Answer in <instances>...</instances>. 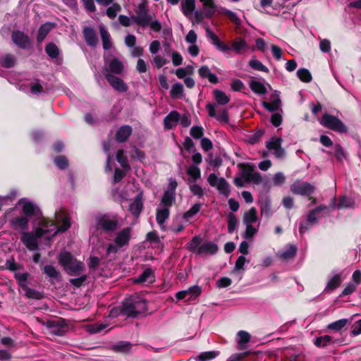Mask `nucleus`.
<instances>
[{
    "label": "nucleus",
    "instance_id": "46",
    "mask_svg": "<svg viewBox=\"0 0 361 361\" xmlns=\"http://www.w3.org/2000/svg\"><path fill=\"white\" fill-rule=\"evenodd\" d=\"M170 212L169 208L157 209L156 214V221L159 226H161L169 217Z\"/></svg>",
    "mask_w": 361,
    "mask_h": 361
},
{
    "label": "nucleus",
    "instance_id": "28",
    "mask_svg": "<svg viewBox=\"0 0 361 361\" xmlns=\"http://www.w3.org/2000/svg\"><path fill=\"white\" fill-rule=\"evenodd\" d=\"M132 343L129 341H121L114 344L112 349L116 353H128L132 348Z\"/></svg>",
    "mask_w": 361,
    "mask_h": 361
},
{
    "label": "nucleus",
    "instance_id": "10",
    "mask_svg": "<svg viewBox=\"0 0 361 361\" xmlns=\"http://www.w3.org/2000/svg\"><path fill=\"white\" fill-rule=\"evenodd\" d=\"M104 76L109 85L116 91L120 92L128 91V87L121 78L109 73H104Z\"/></svg>",
    "mask_w": 361,
    "mask_h": 361
},
{
    "label": "nucleus",
    "instance_id": "19",
    "mask_svg": "<svg viewBox=\"0 0 361 361\" xmlns=\"http://www.w3.org/2000/svg\"><path fill=\"white\" fill-rule=\"evenodd\" d=\"M11 225L16 231H25L29 228V219L25 216H18L10 221Z\"/></svg>",
    "mask_w": 361,
    "mask_h": 361
},
{
    "label": "nucleus",
    "instance_id": "17",
    "mask_svg": "<svg viewBox=\"0 0 361 361\" xmlns=\"http://www.w3.org/2000/svg\"><path fill=\"white\" fill-rule=\"evenodd\" d=\"M82 35L85 42L90 47H95L98 43L96 30L91 27L85 26L82 30Z\"/></svg>",
    "mask_w": 361,
    "mask_h": 361
},
{
    "label": "nucleus",
    "instance_id": "63",
    "mask_svg": "<svg viewBox=\"0 0 361 361\" xmlns=\"http://www.w3.org/2000/svg\"><path fill=\"white\" fill-rule=\"evenodd\" d=\"M190 134L194 139H200L204 135V128L201 126H192L190 129Z\"/></svg>",
    "mask_w": 361,
    "mask_h": 361
},
{
    "label": "nucleus",
    "instance_id": "34",
    "mask_svg": "<svg viewBox=\"0 0 361 361\" xmlns=\"http://www.w3.org/2000/svg\"><path fill=\"white\" fill-rule=\"evenodd\" d=\"M1 269H8L11 271H15L17 270H23L24 266L22 264H18L15 262L13 256L6 261L5 265L1 267Z\"/></svg>",
    "mask_w": 361,
    "mask_h": 361
},
{
    "label": "nucleus",
    "instance_id": "16",
    "mask_svg": "<svg viewBox=\"0 0 361 361\" xmlns=\"http://www.w3.org/2000/svg\"><path fill=\"white\" fill-rule=\"evenodd\" d=\"M143 209L142 192H139L129 205V211L134 217H139Z\"/></svg>",
    "mask_w": 361,
    "mask_h": 361
},
{
    "label": "nucleus",
    "instance_id": "21",
    "mask_svg": "<svg viewBox=\"0 0 361 361\" xmlns=\"http://www.w3.org/2000/svg\"><path fill=\"white\" fill-rule=\"evenodd\" d=\"M22 213L27 218L38 216L41 214L39 208L32 202H25L22 207Z\"/></svg>",
    "mask_w": 361,
    "mask_h": 361
},
{
    "label": "nucleus",
    "instance_id": "54",
    "mask_svg": "<svg viewBox=\"0 0 361 361\" xmlns=\"http://www.w3.org/2000/svg\"><path fill=\"white\" fill-rule=\"evenodd\" d=\"M227 223H228V232L229 233H233L236 228L238 219L235 215L231 212L228 214L227 217Z\"/></svg>",
    "mask_w": 361,
    "mask_h": 361
},
{
    "label": "nucleus",
    "instance_id": "32",
    "mask_svg": "<svg viewBox=\"0 0 361 361\" xmlns=\"http://www.w3.org/2000/svg\"><path fill=\"white\" fill-rule=\"evenodd\" d=\"M137 317L147 310V301L139 297H133Z\"/></svg>",
    "mask_w": 361,
    "mask_h": 361
},
{
    "label": "nucleus",
    "instance_id": "15",
    "mask_svg": "<svg viewBox=\"0 0 361 361\" xmlns=\"http://www.w3.org/2000/svg\"><path fill=\"white\" fill-rule=\"evenodd\" d=\"M124 69V65L121 61L117 58H114L109 61V66L104 68L103 70L104 73H109L113 75H120L123 73Z\"/></svg>",
    "mask_w": 361,
    "mask_h": 361
},
{
    "label": "nucleus",
    "instance_id": "37",
    "mask_svg": "<svg viewBox=\"0 0 361 361\" xmlns=\"http://www.w3.org/2000/svg\"><path fill=\"white\" fill-rule=\"evenodd\" d=\"M214 97L216 103L219 105H226L230 102V98L226 93L219 90H214L213 91Z\"/></svg>",
    "mask_w": 361,
    "mask_h": 361
},
{
    "label": "nucleus",
    "instance_id": "33",
    "mask_svg": "<svg viewBox=\"0 0 361 361\" xmlns=\"http://www.w3.org/2000/svg\"><path fill=\"white\" fill-rule=\"evenodd\" d=\"M326 209V207L325 205H319L315 209L311 210L307 216V223L310 225L318 223V219L316 215Z\"/></svg>",
    "mask_w": 361,
    "mask_h": 361
},
{
    "label": "nucleus",
    "instance_id": "18",
    "mask_svg": "<svg viewBox=\"0 0 361 361\" xmlns=\"http://www.w3.org/2000/svg\"><path fill=\"white\" fill-rule=\"evenodd\" d=\"M21 241L30 250H37L39 248L37 239L31 232H23Z\"/></svg>",
    "mask_w": 361,
    "mask_h": 361
},
{
    "label": "nucleus",
    "instance_id": "25",
    "mask_svg": "<svg viewBox=\"0 0 361 361\" xmlns=\"http://www.w3.org/2000/svg\"><path fill=\"white\" fill-rule=\"evenodd\" d=\"M202 3L204 16L207 18L211 19L216 11V6L215 5L214 0H200Z\"/></svg>",
    "mask_w": 361,
    "mask_h": 361
},
{
    "label": "nucleus",
    "instance_id": "58",
    "mask_svg": "<svg viewBox=\"0 0 361 361\" xmlns=\"http://www.w3.org/2000/svg\"><path fill=\"white\" fill-rule=\"evenodd\" d=\"M249 65L251 68H252L255 70L259 71L264 73H269V68L262 64L261 61L257 59H251L249 61Z\"/></svg>",
    "mask_w": 361,
    "mask_h": 361
},
{
    "label": "nucleus",
    "instance_id": "55",
    "mask_svg": "<svg viewBox=\"0 0 361 361\" xmlns=\"http://www.w3.org/2000/svg\"><path fill=\"white\" fill-rule=\"evenodd\" d=\"M187 173L192 179L193 181H196L200 178L201 171L200 169L195 165H192L187 169Z\"/></svg>",
    "mask_w": 361,
    "mask_h": 361
},
{
    "label": "nucleus",
    "instance_id": "49",
    "mask_svg": "<svg viewBox=\"0 0 361 361\" xmlns=\"http://www.w3.org/2000/svg\"><path fill=\"white\" fill-rule=\"evenodd\" d=\"M175 195L176 192H171L170 190H166L161 197V204L166 207H171L175 201Z\"/></svg>",
    "mask_w": 361,
    "mask_h": 361
},
{
    "label": "nucleus",
    "instance_id": "14",
    "mask_svg": "<svg viewBox=\"0 0 361 361\" xmlns=\"http://www.w3.org/2000/svg\"><path fill=\"white\" fill-rule=\"evenodd\" d=\"M130 232L131 228L130 227L124 228L119 231L114 239L115 244H116L118 247L128 245L131 238Z\"/></svg>",
    "mask_w": 361,
    "mask_h": 361
},
{
    "label": "nucleus",
    "instance_id": "4",
    "mask_svg": "<svg viewBox=\"0 0 361 361\" xmlns=\"http://www.w3.org/2000/svg\"><path fill=\"white\" fill-rule=\"evenodd\" d=\"M238 168L242 171V176L246 182H253L259 184L262 181V176L258 171H255V166L251 163H239Z\"/></svg>",
    "mask_w": 361,
    "mask_h": 361
},
{
    "label": "nucleus",
    "instance_id": "26",
    "mask_svg": "<svg viewBox=\"0 0 361 361\" xmlns=\"http://www.w3.org/2000/svg\"><path fill=\"white\" fill-rule=\"evenodd\" d=\"M43 272L54 283V281H59L61 280L60 272L53 265H45L43 268Z\"/></svg>",
    "mask_w": 361,
    "mask_h": 361
},
{
    "label": "nucleus",
    "instance_id": "9",
    "mask_svg": "<svg viewBox=\"0 0 361 361\" xmlns=\"http://www.w3.org/2000/svg\"><path fill=\"white\" fill-rule=\"evenodd\" d=\"M205 109L209 117L216 118L220 123H228L229 122L228 111L226 108L223 109L219 114H217L216 104L208 103Z\"/></svg>",
    "mask_w": 361,
    "mask_h": 361
},
{
    "label": "nucleus",
    "instance_id": "20",
    "mask_svg": "<svg viewBox=\"0 0 361 361\" xmlns=\"http://www.w3.org/2000/svg\"><path fill=\"white\" fill-rule=\"evenodd\" d=\"M133 132L132 127L129 125L121 126L116 131L115 138L118 143L126 142L131 135Z\"/></svg>",
    "mask_w": 361,
    "mask_h": 361
},
{
    "label": "nucleus",
    "instance_id": "44",
    "mask_svg": "<svg viewBox=\"0 0 361 361\" xmlns=\"http://www.w3.org/2000/svg\"><path fill=\"white\" fill-rule=\"evenodd\" d=\"M281 104L280 97H276V99L271 100V102H262V106L270 112H274L277 111Z\"/></svg>",
    "mask_w": 361,
    "mask_h": 361
},
{
    "label": "nucleus",
    "instance_id": "23",
    "mask_svg": "<svg viewBox=\"0 0 361 361\" xmlns=\"http://www.w3.org/2000/svg\"><path fill=\"white\" fill-rule=\"evenodd\" d=\"M219 250L218 245L213 242H207L200 245L198 247L197 255H215Z\"/></svg>",
    "mask_w": 361,
    "mask_h": 361
},
{
    "label": "nucleus",
    "instance_id": "7",
    "mask_svg": "<svg viewBox=\"0 0 361 361\" xmlns=\"http://www.w3.org/2000/svg\"><path fill=\"white\" fill-rule=\"evenodd\" d=\"M11 39L15 44L23 49H30L32 45L28 35L20 30H13L11 33Z\"/></svg>",
    "mask_w": 361,
    "mask_h": 361
},
{
    "label": "nucleus",
    "instance_id": "24",
    "mask_svg": "<svg viewBox=\"0 0 361 361\" xmlns=\"http://www.w3.org/2000/svg\"><path fill=\"white\" fill-rule=\"evenodd\" d=\"M342 283L341 274H336L334 275L328 281L325 288V293H331L338 288Z\"/></svg>",
    "mask_w": 361,
    "mask_h": 361
},
{
    "label": "nucleus",
    "instance_id": "53",
    "mask_svg": "<svg viewBox=\"0 0 361 361\" xmlns=\"http://www.w3.org/2000/svg\"><path fill=\"white\" fill-rule=\"evenodd\" d=\"M348 322V319H341L329 324L327 328L335 331H339L344 328Z\"/></svg>",
    "mask_w": 361,
    "mask_h": 361
},
{
    "label": "nucleus",
    "instance_id": "12",
    "mask_svg": "<svg viewBox=\"0 0 361 361\" xmlns=\"http://www.w3.org/2000/svg\"><path fill=\"white\" fill-rule=\"evenodd\" d=\"M97 228H101L105 232L114 231L118 225L117 220L107 219L106 215H103L97 219Z\"/></svg>",
    "mask_w": 361,
    "mask_h": 361
},
{
    "label": "nucleus",
    "instance_id": "52",
    "mask_svg": "<svg viewBox=\"0 0 361 361\" xmlns=\"http://www.w3.org/2000/svg\"><path fill=\"white\" fill-rule=\"evenodd\" d=\"M25 291V295L30 299L40 300L43 298V295L38 290L26 286L23 289Z\"/></svg>",
    "mask_w": 361,
    "mask_h": 361
},
{
    "label": "nucleus",
    "instance_id": "62",
    "mask_svg": "<svg viewBox=\"0 0 361 361\" xmlns=\"http://www.w3.org/2000/svg\"><path fill=\"white\" fill-rule=\"evenodd\" d=\"M282 139L281 137H273L270 141L267 142L266 144V147L268 149L274 151L276 149H279L281 147Z\"/></svg>",
    "mask_w": 361,
    "mask_h": 361
},
{
    "label": "nucleus",
    "instance_id": "31",
    "mask_svg": "<svg viewBox=\"0 0 361 361\" xmlns=\"http://www.w3.org/2000/svg\"><path fill=\"white\" fill-rule=\"evenodd\" d=\"M150 277L153 278V279L149 281L152 283L154 278L153 270L151 268H147L141 274L134 279V283H142L147 282Z\"/></svg>",
    "mask_w": 361,
    "mask_h": 361
},
{
    "label": "nucleus",
    "instance_id": "5",
    "mask_svg": "<svg viewBox=\"0 0 361 361\" xmlns=\"http://www.w3.org/2000/svg\"><path fill=\"white\" fill-rule=\"evenodd\" d=\"M44 326L49 329L51 334L63 336L68 331V324L67 321L63 318L56 319H48L44 323Z\"/></svg>",
    "mask_w": 361,
    "mask_h": 361
},
{
    "label": "nucleus",
    "instance_id": "60",
    "mask_svg": "<svg viewBox=\"0 0 361 361\" xmlns=\"http://www.w3.org/2000/svg\"><path fill=\"white\" fill-rule=\"evenodd\" d=\"M222 13L228 17L229 20L235 25H240V20L237 16L236 13L233 11H231L228 9L224 8L222 11Z\"/></svg>",
    "mask_w": 361,
    "mask_h": 361
},
{
    "label": "nucleus",
    "instance_id": "47",
    "mask_svg": "<svg viewBox=\"0 0 361 361\" xmlns=\"http://www.w3.org/2000/svg\"><path fill=\"white\" fill-rule=\"evenodd\" d=\"M185 290L187 291L188 295L186 301L193 300L199 297L202 293V288L197 285L192 286Z\"/></svg>",
    "mask_w": 361,
    "mask_h": 361
},
{
    "label": "nucleus",
    "instance_id": "38",
    "mask_svg": "<svg viewBox=\"0 0 361 361\" xmlns=\"http://www.w3.org/2000/svg\"><path fill=\"white\" fill-rule=\"evenodd\" d=\"M257 220V209L255 207L250 208L243 216V223L245 225L252 224Z\"/></svg>",
    "mask_w": 361,
    "mask_h": 361
},
{
    "label": "nucleus",
    "instance_id": "3",
    "mask_svg": "<svg viewBox=\"0 0 361 361\" xmlns=\"http://www.w3.org/2000/svg\"><path fill=\"white\" fill-rule=\"evenodd\" d=\"M320 124L324 127L340 133L348 132V128L341 120L335 116L325 113L320 121Z\"/></svg>",
    "mask_w": 361,
    "mask_h": 361
},
{
    "label": "nucleus",
    "instance_id": "39",
    "mask_svg": "<svg viewBox=\"0 0 361 361\" xmlns=\"http://www.w3.org/2000/svg\"><path fill=\"white\" fill-rule=\"evenodd\" d=\"M184 87L180 82L175 83L170 90V97L172 99H181L183 96Z\"/></svg>",
    "mask_w": 361,
    "mask_h": 361
},
{
    "label": "nucleus",
    "instance_id": "43",
    "mask_svg": "<svg viewBox=\"0 0 361 361\" xmlns=\"http://www.w3.org/2000/svg\"><path fill=\"white\" fill-rule=\"evenodd\" d=\"M296 252L297 247L293 245H290L286 250L280 252L279 256L280 259L287 261L293 259L296 255Z\"/></svg>",
    "mask_w": 361,
    "mask_h": 361
},
{
    "label": "nucleus",
    "instance_id": "51",
    "mask_svg": "<svg viewBox=\"0 0 361 361\" xmlns=\"http://www.w3.org/2000/svg\"><path fill=\"white\" fill-rule=\"evenodd\" d=\"M220 354L219 351L212 350L201 353L197 357V361H209Z\"/></svg>",
    "mask_w": 361,
    "mask_h": 361
},
{
    "label": "nucleus",
    "instance_id": "57",
    "mask_svg": "<svg viewBox=\"0 0 361 361\" xmlns=\"http://www.w3.org/2000/svg\"><path fill=\"white\" fill-rule=\"evenodd\" d=\"M16 58L12 54H8L5 55L1 61V66L6 68H11L16 64Z\"/></svg>",
    "mask_w": 361,
    "mask_h": 361
},
{
    "label": "nucleus",
    "instance_id": "2",
    "mask_svg": "<svg viewBox=\"0 0 361 361\" xmlns=\"http://www.w3.org/2000/svg\"><path fill=\"white\" fill-rule=\"evenodd\" d=\"M136 15L131 16L130 18L138 25L145 27L152 20V16L149 13L148 2L142 1L134 9Z\"/></svg>",
    "mask_w": 361,
    "mask_h": 361
},
{
    "label": "nucleus",
    "instance_id": "6",
    "mask_svg": "<svg viewBox=\"0 0 361 361\" xmlns=\"http://www.w3.org/2000/svg\"><path fill=\"white\" fill-rule=\"evenodd\" d=\"M207 181L212 187H216L220 194L228 197L231 193V187L228 182L224 178H218L215 173L209 174Z\"/></svg>",
    "mask_w": 361,
    "mask_h": 361
},
{
    "label": "nucleus",
    "instance_id": "56",
    "mask_svg": "<svg viewBox=\"0 0 361 361\" xmlns=\"http://www.w3.org/2000/svg\"><path fill=\"white\" fill-rule=\"evenodd\" d=\"M54 162L55 165L61 170L66 169L68 167V161L63 155L55 157Z\"/></svg>",
    "mask_w": 361,
    "mask_h": 361
},
{
    "label": "nucleus",
    "instance_id": "42",
    "mask_svg": "<svg viewBox=\"0 0 361 361\" xmlns=\"http://www.w3.org/2000/svg\"><path fill=\"white\" fill-rule=\"evenodd\" d=\"M30 276V275L28 272H14V278L16 280L19 287H20L22 289L27 286V280Z\"/></svg>",
    "mask_w": 361,
    "mask_h": 361
},
{
    "label": "nucleus",
    "instance_id": "13",
    "mask_svg": "<svg viewBox=\"0 0 361 361\" xmlns=\"http://www.w3.org/2000/svg\"><path fill=\"white\" fill-rule=\"evenodd\" d=\"M207 35L211 39L212 43L216 48L222 52H226L231 49V47L225 42L220 40L219 37L209 28H206Z\"/></svg>",
    "mask_w": 361,
    "mask_h": 361
},
{
    "label": "nucleus",
    "instance_id": "36",
    "mask_svg": "<svg viewBox=\"0 0 361 361\" xmlns=\"http://www.w3.org/2000/svg\"><path fill=\"white\" fill-rule=\"evenodd\" d=\"M195 9V0H184L181 3V11L185 16L192 14Z\"/></svg>",
    "mask_w": 361,
    "mask_h": 361
},
{
    "label": "nucleus",
    "instance_id": "40",
    "mask_svg": "<svg viewBox=\"0 0 361 361\" xmlns=\"http://www.w3.org/2000/svg\"><path fill=\"white\" fill-rule=\"evenodd\" d=\"M334 343L331 336L325 335L316 338L314 344L319 348H324L332 345Z\"/></svg>",
    "mask_w": 361,
    "mask_h": 361
},
{
    "label": "nucleus",
    "instance_id": "64",
    "mask_svg": "<svg viewBox=\"0 0 361 361\" xmlns=\"http://www.w3.org/2000/svg\"><path fill=\"white\" fill-rule=\"evenodd\" d=\"M264 134V130L262 129H258L254 132L253 134L250 135L248 138V142L251 145H255L257 143L261 137Z\"/></svg>",
    "mask_w": 361,
    "mask_h": 361
},
{
    "label": "nucleus",
    "instance_id": "30",
    "mask_svg": "<svg viewBox=\"0 0 361 361\" xmlns=\"http://www.w3.org/2000/svg\"><path fill=\"white\" fill-rule=\"evenodd\" d=\"M202 241L200 235H195L192 239L186 243L185 248L191 252H195L197 255L198 247Z\"/></svg>",
    "mask_w": 361,
    "mask_h": 361
},
{
    "label": "nucleus",
    "instance_id": "11",
    "mask_svg": "<svg viewBox=\"0 0 361 361\" xmlns=\"http://www.w3.org/2000/svg\"><path fill=\"white\" fill-rule=\"evenodd\" d=\"M121 312L123 315H125L130 318H136V311L134 305L133 296L125 298L121 307Z\"/></svg>",
    "mask_w": 361,
    "mask_h": 361
},
{
    "label": "nucleus",
    "instance_id": "27",
    "mask_svg": "<svg viewBox=\"0 0 361 361\" xmlns=\"http://www.w3.org/2000/svg\"><path fill=\"white\" fill-rule=\"evenodd\" d=\"M54 27V24L51 23H46L42 24L38 30L37 36V42H42Z\"/></svg>",
    "mask_w": 361,
    "mask_h": 361
},
{
    "label": "nucleus",
    "instance_id": "45",
    "mask_svg": "<svg viewBox=\"0 0 361 361\" xmlns=\"http://www.w3.org/2000/svg\"><path fill=\"white\" fill-rule=\"evenodd\" d=\"M125 151L123 149H118L116 152V161L120 164L124 170H130V166L128 163L127 157L124 155Z\"/></svg>",
    "mask_w": 361,
    "mask_h": 361
},
{
    "label": "nucleus",
    "instance_id": "48",
    "mask_svg": "<svg viewBox=\"0 0 361 361\" xmlns=\"http://www.w3.org/2000/svg\"><path fill=\"white\" fill-rule=\"evenodd\" d=\"M45 52L51 59H56L59 55V49L54 42H49L45 46Z\"/></svg>",
    "mask_w": 361,
    "mask_h": 361
},
{
    "label": "nucleus",
    "instance_id": "50",
    "mask_svg": "<svg viewBox=\"0 0 361 361\" xmlns=\"http://www.w3.org/2000/svg\"><path fill=\"white\" fill-rule=\"evenodd\" d=\"M298 78L303 82H310L312 80V74L307 68H302L297 71Z\"/></svg>",
    "mask_w": 361,
    "mask_h": 361
},
{
    "label": "nucleus",
    "instance_id": "61",
    "mask_svg": "<svg viewBox=\"0 0 361 361\" xmlns=\"http://www.w3.org/2000/svg\"><path fill=\"white\" fill-rule=\"evenodd\" d=\"M353 204L354 202L350 198L347 197L345 196H343L338 199L337 207L338 209L350 208L353 207Z\"/></svg>",
    "mask_w": 361,
    "mask_h": 361
},
{
    "label": "nucleus",
    "instance_id": "59",
    "mask_svg": "<svg viewBox=\"0 0 361 361\" xmlns=\"http://www.w3.org/2000/svg\"><path fill=\"white\" fill-rule=\"evenodd\" d=\"M121 10V6L118 3H114L106 9V13L109 18L114 19L116 17L117 13Z\"/></svg>",
    "mask_w": 361,
    "mask_h": 361
},
{
    "label": "nucleus",
    "instance_id": "35",
    "mask_svg": "<svg viewBox=\"0 0 361 361\" xmlns=\"http://www.w3.org/2000/svg\"><path fill=\"white\" fill-rule=\"evenodd\" d=\"M231 48L235 53L240 54L243 50L247 49L248 48V45L245 39L241 37H237L233 40Z\"/></svg>",
    "mask_w": 361,
    "mask_h": 361
},
{
    "label": "nucleus",
    "instance_id": "8",
    "mask_svg": "<svg viewBox=\"0 0 361 361\" xmlns=\"http://www.w3.org/2000/svg\"><path fill=\"white\" fill-rule=\"evenodd\" d=\"M290 191L295 195L310 196L315 191V187L307 182L294 183L290 185Z\"/></svg>",
    "mask_w": 361,
    "mask_h": 361
},
{
    "label": "nucleus",
    "instance_id": "22",
    "mask_svg": "<svg viewBox=\"0 0 361 361\" xmlns=\"http://www.w3.org/2000/svg\"><path fill=\"white\" fill-rule=\"evenodd\" d=\"M180 118V114L177 111H171L164 119V125L166 129H172L176 126Z\"/></svg>",
    "mask_w": 361,
    "mask_h": 361
},
{
    "label": "nucleus",
    "instance_id": "1",
    "mask_svg": "<svg viewBox=\"0 0 361 361\" xmlns=\"http://www.w3.org/2000/svg\"><path fill=\"white\" fill-rule=\"evenodd\" d=\"M59 264L70 276H78L85 270V264L70 252L62 250L58 255Z\"/></svg>",
    "mask_w": 361,
    "mask_h": 361
},
{
    "label": "nucleus",
    "instance_id": "29",
    "mask_svg": "<svg viewBox=\"0 0 361 361\" xmlns=\"http://www.w3.org/2000/svg\"><path fill=\"white\" fill-rule=\"evenodd\" d=\"M99 32L102 37L104 49H110L112 46L110 34L106 30L104 25L99 26Z\"/></svg>",
    "mask_w": 361,
    "mask_h": 361
},
{
    "label": "nucleus",
    "instance_id": "41",
    "mask_svg": "<svg viewBox=\"0 0 361 361\" xmlns=\"http://www.w3.org/2000/svg\"><path fill=\"white\" fill-rule=\"evenodd\" d=\"M251 90L258 94H264L267 92L265 85L257 80H251L249 83Z\"/></svg>",
    "mask_w": 361,
    "mask_h": 361
}]
</instances>
